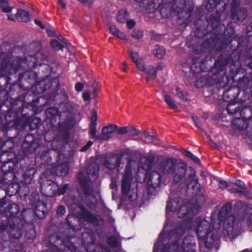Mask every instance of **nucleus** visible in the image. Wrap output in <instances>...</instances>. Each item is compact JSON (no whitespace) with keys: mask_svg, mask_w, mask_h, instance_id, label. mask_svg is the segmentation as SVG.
<instances>
[{"mask_svg":"<svg viewBox=\"0 0 252 252\" xmlns=\"http://www.w3.org/2000/svg\"><path fill=\"white\" fill-rule=\"evenodd\" d=\"M189 220H185L180 226H178L166 234V232H162L155 244L153 252H195L196 244L192 236L186 237L181 248L177 241L179 238L184 233L187 229V224H190Z\"/></svg>","mask_w":252,"mask_h":252,"instance_id":"obj_1","label":"nucleus"},{"mask_svg":"<svg viewBox=\"0 0 252 252\" xmlns=\"http://www.w3.org/2000/svg\"><path fill=\"white\" fill-rule=\"evenodd\" d=\"M158 171L151 172L149 179L151 184H159L161 182V173L171 174L173 177V182L175 184L188 186L193 182L195 176V170L191 167H188L184 163H176V160L169 158L159 165Z\"/></svg>","mask_w":252,"mask_h":252,"instance_id":"obj_2","label":"nucleus"},{"mask_svg":"<svg viewBox=\"0 0 252 252\" xmlns=\"http://www.w3.org/2000/svg\"><path fill=\"white\" fill-rule=\"evenodd\" d=\"M190 225V229L195 230L201 245H204L206 248L210 249L213 247L215 243L218 242V238L214 236L212 227L215 229L219 228L220 224L217 226L212 224V227L210 223L205 219L198 217Z\"/></svg>","mask_w":252,"mask_h":252,"instance_id":"obj_3","label":"nucleus"},{"mask_svg":"<svg viewBox=\"0 0 252 252\" xmlns=\"http://www.w3.org/2000/svg\"><path fill=\"white\" fill-rule=\"evenodd\" d=\"M14 147V144L11 139L5 141L0 147L1 155L0 157L1 170L3 173L2 178L0 179L6 180L7 178H13L15 177V174L13 171L17 165L16 159L13 158L15 154L11 152Z\"/></svg>","mask_w":252,"mask_h":252,"instance_id":"obj_4","label":"nucleus"},{"mask_svg":"<svg viewBox=\"0 0 252 252\" xmlns=\"http://www.w3.org/2000/svg\"><path fill=\"white\" fill-rule=\"evenodd\" d=\"M231 210V204L227 203L223 206L219 212V218L223 222V233L230 239H234L241 233V225L238 220L233 216H228Z\"/></svg>","mask_w":252,"mask_h":252,"instance_id":"obj_5","label":"nucleus"},{"mask_svg":"<svg viewBox=\"0 0 252 252\" xmlns=\"http://www.w3.org/2000/svg\"><path fill=\"white\" fill-rule=\"evenodd\" d=\"M32 61H28V59L26 60L19 58H15L12 61L10 64L7 63V61L9 60V57H6L4 58L1 62L0 66V77L7 75L18 70L21 66L26 68V66L29 68H32L35 66V63L36 61V57H32Z\"/></svg>","mask_w":252,"mask_h":252,"instance_id":"obj_6","label":"nucleus"},{"mask_svg":"<svg viewBox=\"0 0 252 252\" xmlns=\"http://www.w3.org/2000/svg\"><path fill=\"white\" fill-rule=\"evenodd\" d=\"M182 202V201L171 199H170L167 202L166 208V220L165 222L162 232H167V231L168 225L170 224V220L168 218L170 213L172 212L177 211V215L179 218H184L187 215L191 213L189 211V208H191L190 205L186 204L181 206Z\"/></svg>","mask_w":252,"mask_h":252,"instance_id":"obj_7","label":"nucleus"},{"mask_svg":"<svg viewBox=\"0 0 252 252\" xmlns=\"http://www.w3.org/2000/svg\"><path fill=\"white\" fill-rule=\"evenodd\" d=\"M40 186L41 192L48 197H52L55 194H63L68 187L67 185H64L59 188L56 183L48 180L42 182Z\"/></svg>","mask_w":252,"mask_h":252,"instance_id":"obj_8","label":"nucleus"},{"mask_svg":"<svg viewBox=\"0 0 252 252\" xmlns=\"http://www.w3.org/2000/svg\"><path fill=\"white\" fill-rule=\"evenodd\" d=\"M20 211L19 206L16 203H10L5 197L0 199V214L4 215L9 223L15 219Z\"/></svg>","mask_w":252,"mask_h":252,"instance_id":"obj_9","label":"nucleus"},{"mask_svg":"<svg viewBox=\"0 0 252 252\" xmlns=\"http://www.w3.org/2000/svg\"><path fill=\"white\" fill-rule=\"evenodd\" d=\"M8 221L4 219L0 224V242L1 241H7L6 238H3V235L5 233L7 234L10 239H18L21 236V230L18 226L15 225H8Z\"/></svg>","mask_w":252,"mask_h":252,"instance_id":"obj_10","label":"nucleus"},{"mask_svg":"<svg viewBox=\"0 0 252 252\" xmlns=\"http://www.w3.org/2000/svg\"><path fill=\"white\" fill-rule=\"evenodd\" d=\"M177 96L180 99L183 101H187V94L179 87H175L171 92V95L165 94L163 95L164 100L168 107L172 109H175L178 107V103L173 100V97Z\"/></svg>","mask_w":252,"mask_h":252,"instance_id":"obj_11","label":"nucleus"},{"mask_svg":"<svg viewBox=\"0 0 252 252\" xmlns=\"http://www.w3.org/2000/svg\"><path fill=\"white\" fill-rule=\"evenodd\" d=\"M133 166L129 162L126 167L122 181V190L124 194H127L130 189L131 182L133 179Z\"/></svg>","mask_w":252,"mask_h":252,"instance_id":"obj_12","label":"nucleus"},{"mask_svg":"<svg viewBox=\"0 0 252 252\" xmlns=\"http://www.w3.org/2000/svg\"><path fill=\"white\" fill-rule=\"evenodd\" d=\"M13 178H7L6 180L0 179V188L3 189L10 196L17 193L20 189V187L17 183L12 182Z\"/></svg>","mask_w":252,"mask_h":252,"instance_id":"obj_13","label":"nucleus"},{"mask_svg":"<svg viewBox=\"0 0 252 252\" xmlns=\"http://www.w3.org/2000/svg\"><path fill=\"white\" fill-rule=\"evenodd\" d=\"M251 112V116L248 117L242 116V119L236 118L232 121V124L236 125L238 129H244L248 127V120L252 117V105L244 108L243 110L240 112L241 115L242 116L243 113L247 112Z\"/></svg>","mask_w":252,"mask_h":252,"instance_id":"obj_14","label":"nucleus"},{"mask_svg":"<svg viewBox=\"0 0 252 252\" xmlns=\"http://www.w3.org/2000/svg\"><path fill=\"white\" fill-rule=\"evenodd\" d=\"M78 211H80V214H78L79 219L84 220L86 221L92 222L97 225L99 224V221H101L100 217H96L90 214L84 207H79Z\"/></svg>","mask_w":252,"mask_h":252,"instance_id":"obj_15","label":"nucleus"},{"mask_svg":"<svg viewBox=\"0 0 252 252\" xmlns=\"http://www.w3.org/2000/svg\"><path fill=\"white\" fill-rule=\"evenodd\" d=\"M51 173L53 174H56L61 176H65L68 171V166L67 163H63L54 166L51 169Z\"/></svg>","mask_w":252,"mask_h":252,"instance_id":"obj_16","label":"nucleus"},{"mask_svg":"<svg viewBox=\"0 0 252 252\" xmlns=\"http://www.w3.org/2000/svg\"><path fill=\"white\" fill-rule=\"evenodd\" d=\"M121 159L119 158L111 157L106 159L105 162V166L109 170H112L116 167L119 168L120 167Z\"/></svg>","mask_w":252,"mask_h":252,"instance_id":"obj_17","label":"nucleus"},{"mask_svg":"<svg viewBox=\"0 0 252 252\" xmlns=\"http://www.w3.org/2000/svg\"><path fill=\"white\" fill-rule=\"evenodd\" d=\"M0 8L3 12L7 13V18L9 20L14 21L15 20V16L11 14L13 7L9 6L6 1L0 0Z\"/></svg>","mask_w":252,"mask_h":252,"instance_id":"obj_18","label":"nucleus"},{"mask_svg":"<svg viewBox=\"0 0 252 252\" xmlns=\"http://www.w3.org/2000/svg\"><path fill=\"white\" fill-rule=\"evenodd\" d=\"M130 56L133 62L135 63L137 68L142 71L145 70L146 67L142 59L140 58L139 55L136 52H131Z\"/></svg>","mask_w":252,"mask_h":252,"instance_id":"obj_19","label":"nucleus"},{"mask_svg":"<svg viewBox=\"0 0 252 252\" xmlns=\"http://www.w3.org/2000/svg\"><path fill=\"white\" fill-rule=\"evenodd\" d=\"M99 168L96 165H90L87 170L88 179L94 181L98 177Z\"/></svg>","mask_w":252,"mask_h":252,"instance_id":"obj_20","label":"nucleus"},{"mask_svg":"<svg viewBox=\"0 0 252 252\" xmlns=\"http://www.w3.org/2000/svg\"><path fill=\"white\" fill-rule=\"evenodd\" d=\"M117 128L115 125H109L104 127L101 131V140H106L110 137V134L113 133Z\"/></svg>","mask_w":252,"mask_h":252,"instance_id":"obj_21","label":"nucleus"},{"mask_svg":"<svg viewBox=\"0 0 252 252\" xmlns=\"http://www.w3.org/2000/svg\"><path fill=\"white\" fill-rule=\"evenodd\" d=\"M235 3V0H234L232 3V16L234 19H236L237 21H241L245 19L247 15V11L245 8L241 9L238 12L237 15H234L233 13V10L234 9Z\"/></svg>","mask_w":252,"mask_h":252,"instance_id":"obj_22","label":"nucleus"},{"mask_svg":"<svg viewBox=\"0 0 252 252\" xmlns=\"http://www.w3.org/2000/svg\"><path fill=\"white\" fill-rule=\"evenodd\" d=\"M144 72L147 75V77H146V81L147 82H148L150 79H154L156 78V69L155 67L152 65L147 66Z\"/></svg>","mask_w":252,"mask_h":252,"instance_id":"obj_23","label":"nucleus"},{"mask_svg":"<svg viewBox=\"0 0 252 252\" xmlns=\"http://www.w3.org/2000/svg\"><path fill=\"white\" fill-rule=\"evenodd\" d=\"M16 18L20 22H28L30 19L28 12L22 9H18L16 14Z\"/></svg>","mask_w":252,"mask_h":252,"instance_id":"obj_24","label":"nucleus"},{"mask_svg":"<svg viewBox=\"0 0 252 252\" xmlns=\"http://www.w3.org/2000/svg\"><path fill=\"white\" fill-rule=\"evenodd\" d=\"M35 173V170L33 168H31L28 170L24 175V183L28 185L31 183L34 174Z\"/></svg>","mask_w":252,"mask_h":252,"instance_id":"obj_25","label":"nucleus"},{"mask_svg":"<svg viewBox=\"0 0 252 252\" xmlns=\"http://www.w3.org/2000/svg\"><path fill=\"white\" fill-rule=\"evenodd\" d=\"M155 56L158 59H162L165 54V49L159 45H156L153 51Z\"/></svg>","mask_w":252,"mask_h":252,"instance_id":"obj_26","label":"nucleus"},{"mask_svg":"<svg viewBox=\"0 0 252 252\" xmlns=\"http://www.w3.org/2000/svg\"><path fill=\"white\" fill-rule=\"evenodd\" d=\"M10 118V116L9 114H7L5 116V123L1 126V129L2 131H5L8 130V127L12 126L13 125H11L12 123H15L14 119H9Z\"/></svg>","mask_w":252,"mask_h":252,"instance_id":"obj_27","label":"nucleus"},{"mask_svg":"<svg viewBox=\"0 0 252 252\" xmlns=\"http://www.w3.org/2000/svg\"><path fill=\"white\" fill-rule=\"evenodd\" d=\"M109 30L111 33L116 37L122 39L126 38V35L121 32L115 26H111L109 28Z\"/></svg>","mask_w":252,"mask_h":252,"instance_id":"obj_28","label":"nucleus"},{"mask_svg":"<svg viewBox=\"0 0 252 252\" xmlns=\"http://www.w3.org/2000/svg\"><path fill=\"white\" fill-rule=\"evenodd\" d=\"M128 14L127 11L125 10L119 11L117 15V20L120 23H125L128 19Z\"/></svg>","mask_w":252,"mask_h":252,"instance_id":"obj_29","label":"nucleus"},{"mask_svg":"<svg viewBox=\"0 0 252 252\" xmlns=\"http://www.w3.org/2000/svg\"><path fill=\"white\" fill-rule=\"evenodd\" d=\"M239 105L237 106L236 103H230L226 107L227 112L231 115L234 114L239 110Z\"/></svg>","mask_w":252,"mask_h":252,"instance_id":"obj_30","label":"nucleus"},{"mask_svg":"<svg viewBox=\"0 0 252 252\" xmlns=\"http://www.w3.org/2000/svg\"><path fill=\"white\" fill-rule=\"evenodd\" d=\"M96 125H91L90 134L92 137L95 140H101V136L96 135Z\"/></svg>","mask_w":252,"mask_h":252,"instance_id":"obj_31","label":"nucleus"},{"mask_svg":"<svg viewBox=\"0 0 252 252\" xmlns=\"http://www.w3.org/2000/svg\"><path fill=\"white\" fill-rule=\"evenodd\" d=\"M36 231L34 228L32 226V228L27 231L26 233L25 237L28 239L33 240L36 236Z\"/></svg>","mask_w":252,"mask_h":252,"instance_id":"obj_32","label":"nucleus"},{"mask_svg":"<svg viewBox=\"0 0 252 252\" xmlns=\"http://www.w3.org/2000/svg\"><path fill=\"white\" fill-rule=\"evenodd\" d=\"M51 45L54 50L58 51L62 49L63 46L58 41L55 39H53L51 41Z\"/></svg>","mask_w":252,"mask_h":252,"instance_id":"obj_33","label":"nucleus"},{"mask_svg":"<svg viewBox=\"0 0 252 252\" xmlns=\"http://www.w3.org/2000/svg\"><path fill=\"white\" fill-rule=\"evenodd\" d=\"M143 161H146L147 164L142 166V169L145 171V173L143 174V176H145L146 173H149L150 171V162L148 160L145 158H143L141 159V162H142Z\"/></svg>","mask_w":252,"mask_h":252,"instance_id":"obj_34","label":"nucleus"},{"mask_svg":"<svg viewBox=\"0 0 252 252\" xmlns=\"http://www.w3.org/2000/svg\"><path fill=\"white\" fill-rule=\"evenodd\" d=\"M108 244L111 247L117 246L118 244L117 239L115 237H110L108 239Z\"/></svg>","mask_w":252,"mask_h":252,"instance_id":"obj_35","label":"nucleus"},{"mask_svg":"<svg viewBox=\"0 0 252 252\" xmlns=\"http://www.w3.org/2000/svg\"><path fill=\"white\" fill-rule=\"evenodd\" d=\"M143 137L145 138L147 140V142L148 143L154 142V140L155 139L154 136L150 134L148 132H144L143 134Z\"/></svg>","mask_w":252,"mask_h":252,"instance_id":"obj_36","label":"nucleus"},{"mask_svg":"<svg viewBox=\"0 0 252 252\" xmlns=\"http://www.w3.org/2000/svg\"><path fill=\"white\" fill-rule=\"evenodd\" d=\"M39 207L40 209H38V207L36 208L35 211V214L38 215V211H40L43 214H44L46 211L45 204L43 202H41V203H40Z\"/></svg>","mask_w":252,"mask_h":252,"instance_id":"obj_37","label":"nucleus"},{"mask_svg":"<svg viewBox=\"0 0 252 252\" xmlns=\"http://www.w3.org/2000/svg\"><path fill=\"white\" fill-rule=\"evenodd\" d=\"M132 35L136 38H140L143 36V32L139 30H134L132 33Z\"/></svg>","mask_w":252,"mask_h":252,"instance_id":"obj_38","label":"nucleus"},{"mask_svg":"<svg viewBox=\"0 0 252 252\" xmlns=\"http://www.w3.org/2000/svg\"><path fill=\"white\" fill-rule=\"evenodd\" d=\"M128 132H130V130H128V127H123L119 128L117 130V133L120 134H125Z\"/></svg>","mask_w":252,"mask_h":252,"instance_id":"obj_39","label":"nucleus"},{"mask_svg":"<svg viewBox=\"0 0 252 252\" xmlns=\"http://www.w3.org/2000/svg\"><path fill=\"white\" fill-rule=\"evenodd\" d=\"M65 247L67 248L71 251H74L76 250L75 246L70 242H66L65 244Z\"/></svg>","mask_w":252,"mask_h":252,"instance_id":"obj_40","label":"nucleus"},{"mask_svg":"<svg viewBox=\"0 0 252 252\" xmlns=\"http://www.w3.org/2000/svg\"><path fill=\"white\" fill-rule=\"evenodd\" d=\"M97 115L95 112H93L92 115L91 125H96Z\"/></svg>","mask_w":252,"mask_h":252,"instance_id":"obj_41","label":"nucleus"},{"mask_svg":"<svg viewBox=\"0 0 252 252\" xmlns=\"http://www.w3.org/2000/svg\"><path fill=\"white\" fill-rule=\"evenodd\" d=\"M234 184L239 187L241 189H245V185L244 182L241 181V180H237L235 181Z\"/></svg>","mask_w":252,"mask_h":252,"instance_id":"obj_42","label":"nucleus"},{"mask_svg":"<svg viewBox=\"0 0 252 252\" xmlns=\"http://www.w3.org/2000/svg\"><path fill=\"white\" fill-rule=\"evenodd\" d=\"M65 211V208L63 206H60L57 210V214L62 216L64 214Z\"/></svg>","mask_w":252,"mask_h":252,"instance_id":"obj_43","label":"nucleus"},{"mask_svg":"<svg viewBox=\"0 0 252 252\" xmlns=\"http://www.w3.org/2000/svg\"><path fill=\"white\" fill-rule=\"evenodd\" d=\"M93 143L92 141H89L81 150L82 152L86 151L92 145Z\"/></svg>","mask_w":252,"mask_h":252,"instance_id":"obj_44","label":"nucleus"},{"mask_svg":"<svg viewBox=\"0 0 252 252\" xmlns=\"http://www.w3.org/2000/svg\"><path fill=\"white\" fill-rule=\"evenodd\" d=\"M220 187L221 189H225L228 187V183L225 181L221 180L219 182Z\"/></svg>","mask_w":252,"mask_h":252,"instance_id":"obj_45","label":"nucleus"},{"mask_svg":"<svg viewBox=\"0 0 252 252\" xmlns=\"http://www.w3.org/2000/svg\"><path fill=\"white\" fill-rule=\"evenodd\" d=\"M83 98L85 101H89L90 99V94L88 92H85L83 94Z\"/></svg>","mask_w":252,"mask_h":252,"instance_id":"obj_46","label":"nucleus"},{"mask_svg":"<svg viewBox=\"0 0 252 252\" xmlns=\"http://www.w3.org/2000/svg\"><path fill=\"white\" fill-rule=\"evenodd\" d=\"M128 130H130V132H128L131 135L134 136L138 134L137 130L134 128L128 127Z\"/></svg>","mask_w":252,"mask_h":252,"instance_id":"obj_47","label":"nucleus"},{"mask_svg":"<svg viewBox=\"0 0 252 252\" xmlns=\"http://www.w3.org/2000/svg\"><path fill=\"white\" fill-rule=\"evenodd\" d=\"M83 87H84V86L82 83H78L75 85V90L77 92H80L83 90Z\"/></svg>","mask_w":252,"mask_h":252,"instance_id":"obj_48","label":"nucleus"},{"mask_svg":"<svg viewBox=\"0 0 252 252\" xmlns=\"http://www.w3.org/2000/svg\"><path fill=\"white\" fill-rule=\"evenodd\" d=\"M182 154L187 157H189V158H191V157H192L193 156V154L190 152L189 151H187V150H183L182 151Z\"/></svg>","mask_w":252,"mask_h":252,"instance_id":"obj_49","label":"nucleus"},{"mask_svg":"<svg viewBox=\"0 0 252 252\" xmlns=\"http://www.w3.org/2000/svg\"><path fill=\"white\" fill-rule=\"evenodd\" d=\"M127 26L129 28L131 29L135 26V22L132 20H128L126 22Z\"/></svg>","mask_w":252,"mask_h":252,"instance_id":"obj_50","label":"nucleus"},{"mask_svg":"<svg viewBox=\"0 0 252 252\" xmlns=\"http://www.w3.org/2000/svg\"><path fill=\"white\" fill-rule=\"evenodd\" d=\"M248 222L249 229L252 231V213L250 215Z\"/></svg>","mask_w":252,"mask_h":252,"instance_id":"obj_51","label":"nucleus"},{"mask_svg":"<svg viewBox=\"0 0 252 252\" xmlns=\"http://www.w3.org/2000/svg\"><path fill=\"white\" fill-rule=\"evenodd\" d=\"M40 122H41V120L39 118H34L32 120V123L35 124V126L33 128L37 127L38 126V125L40 123Z\"/></svg>","mask_w":252,"mask_h":252,"instance_id":"obj_52","label":"nucleus"},{"mask_svg":"<svg viewBox=\"0 0 252 252\" xmlns=\"http://www.w3.org/2000/svg\"><path fill=\"white\" fill-rule=\"evenodd\" d=\"M229 3V0H220L219 3L222 4L223 7H226Z\"/></svg>","mask_w":252,"mask_h":252,"instance_id":"obj_53","label":"nucleus"},{"mask_svg":"<svg viewBox=\"0 0 252 252\" xmlns=\"http://www.w3.org/2000/svg\"><path fill=\"white\" fill-rule=\"evenodd\" d=\"M191 159H192L195 163L200 164V161L199 159L196 156L193 155L192 157H191Z\"/></svg>","mask_w":252,"mask_h":252,"instance_id":"obj_54","label":"nucleus"},{"mask_svg":"<svg viewBox=\"0 0 252 252\" xmlns=\"http://www.w3.org/2000/svg\"><path fill=\"white\" fill-rule=\"evenodd\" d=\"M87 197H90L91 198V203H92V206L93 207L94 205V204L95 203V202H96V199L93 196H89L88 195L87 196Z\"/></svg>","mask_w":252,"mask_h":252,"instance_id":"obj_55","label":"nucleus"},{"mask_svg":"<svg viewBox=\"0 0 252 252\" xmlns=\"http://www.w3.org/2000/svg\"><path fill=\"white\" fill-rule=\"evenodd\" d=\"M34 22L37 25L39 26L41 28L43 29L44 28L43 25L41 23V22L40 21L38 20H35Z\"/></svg>","mask_w":252,"mask_h":252,"instance_id":"obj_56","label":"nucleus"},{"mask_svg":"<svg viewBox=\"0 0 252 252\" xmlns=\"http://www.w3.org/2000/svg\"><path fill=\"white\" fill-rule=\"evenodd\" d=\"M199 186H200V185H199V184H198V183L197 182V181H195L194 185V186H193V189H195V188H196V189H195V190H196V191H198V190H199Z\"/></svg>","mask_w":252,"mask_h":252,"instance_id":"obj_57","label":"nucleus"},{"mask_svg":"<svg viewBox=\"0 0 252 252\" xmlns=\"http://www.w3.org/2000/svg\"><path fill=\"white\" fill-rule=\"evenodd\" d=\"M58 2H59V5L62 8H65L66 5L62 0H59Z\"/></svg>","mask_w":252,"mask_h":252,"instance_id":"obj_58","label":"nucleus"},{"mask_svg":"<svg viewBox=\"0 0 252 252\" xmlns=\"http://www.w3.org/2000/svg\"><path fill=\"white\" fill-rule=\"evenodd\" d=\"M81 176H82V173H79V174H78V179H79V180H80V181L81 183H85V182H86L87 181V179H85V180H84L83 179H82Z\"/></svg>","mask_w":252,"mask_h":252,"instance_id":"obj_59","label":"nucleus"},{"mask_svg":"<svg viewBox=\"0 0 252 252\" xmlns=\"http://www.w3.org/2000/svg\"><path fill=\"white\" fill-rule=\"evenodd\" d=\"M163 65L162 64H158L157 66V67L155 68L156 69V72L158 70H161L163 68Z\"/></svg>","mask_w":252,"mask_h":252,"instance_id":"obj_60","label":"nucleus"},{"mask_svg":"<svg viewBox=\"0 0 252 252\" xmlns=\"http://www.w3.org/2000/svg\"><path fill=\"white\" fill-rule=\"evenodd\" d=\"M123 67L122 68V69L124 71H126V69H127V68H126V66H127V64L126 62H124L123 63Z\"/></svg>","mask_w":252,"mask_h":252,"instance_id":"obj_61","label":"nucleus"},{"mask_svg":"<svg viewBox=\"0 0 252 252\" xmlns=\"http://www.w3.org/2000/svg\"><path fill=\"white\" fill-rule=\"evenodd\" d=\"M47 32L49 36H53L55 35V33L53 32L50 31L49 30H47Z\"/></svg>","mask_w":252,"mask_h":252,"instance_id":"obj_62","label":"nucleus"},{"mask_svg":"<svg viewBox=\"0 0 252 252\" xmlns=\"http://www.w3.org/2000/svg\"><path fill=\"white\" fill-rule=\"evenodd\" d=\"M53 251L54 252H62L61 250L59 248H58L57 247H55L53 248Z\"/></svg>","mask_w":252,"mask_h":252,"instance_id":"obj_63","label":"nucleus"},{"mask_svg":"<svg viewBox=\"0 0 252 252\" xmlns=\"http://www.w3.org/2000/svg\"><path fill=\"white\" fill-rule=\"evenodd\" d=\"M29 139L31 140V141H32L33 139V137L31 135H28L26 137V139Z\"/></svg>","mask_w":252,"mask_h":252,"instance_id":"obj_64","label":"nucleus"}]
</instances>
